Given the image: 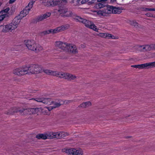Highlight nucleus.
Here are the masks:
<instances>
[{
	"label": "nucleus",
	"instance_id": "a18cd8bd",
	"mask_svg": "<svg viewBox=\"0 0 155 155\" xmlns=\"http://www.w3.org/2000/svg\"><path fill=\"white\" fill-rule=\"evenodd\" d=\"M47 108L48 109V110L49 111L54 108H53V106H50L49 107H47Z\"/></svg>",
	"mask_w": 155,
	"mask_h": 155
},
{
	"label": "nucleus",
	"instance_id": "1a4fd4ad",
	"mask_svg": "<svg viewBox=\"0 0 155 155\" xmlns=\"http://www.w3.org/2000/svg\"><path fill=\"white\" fill-rule=\"evenodd\" d=\"M14 110H13L14 112H18L19 114L21 115H25L28 114H30V111L29 108H19L18 109H14Z\"/></svg>",
	"mask_w": 155,
	"mask_h": 155
},
{
	"label": "nucleus",
	"instance_id": "2eb2a0df",
	"mask_svg": "<svg viewBox=\"0 0 155 155\" xmlns=\"http://www.w3.org/2000/svg\"><path fill=\"white\" fill-rule=\"evenodd\" d=\"M111 13L113 14H120L121 11V8L120 7H116L110 6Z\"/></svg>",
	"mask_w": 155,
	"mask_h": 155
},
{
	"label": "nucleus",
	"instance_id": "b1692460",
	"mask_svg": "<svg viewBox=\"0 0 155 155\" xmlns=\"http://www.w3.org/2000/svg\"><path fill=\"white\" fill-rule=\"evenodd\" d=\"M50 6H54L60 2L59 0H50Z\"/></svg>",
	"mask_w": 155,
	"mask_h": 155
},
{
	"label": "nucleus",
	"instance_id": "c85d7f7f",
	"mask_svg": "<svg viewBox=\"0 0 155 155\" xmlns=\"http://www.w3.org/2000/svg\"><path fill=\"white\" fill-rule=\"evenodd\" d=\"M14 109H18V108H12L9 110H8V111H6L5 112V113L8 115H11L15 113H16L15 112H14L13 110H14Z\"/></svg>",
	"mask_w": 155,
	"mask_h": 155
},
{
	"label": "nucleus",
	"instance_id": "473e14b6",
	"mask_svg": "<svg viewBox=\"0 0 155 155\" xmlns=\"http://www.w3.org/2000/svg\"><path fill=\"white\" fill-rule=\"evenodd\" d=\"M65 14H66L65 15H62L61 16L66 17L73 16V13L71 11H68L67 10V12H66Z\"/></svg>",
	"mask_w": 155,
	"mask_h": 155
},
{
	"label": "nucleus",
	"instance_id": "ea45409f",
	"mask_svg": "<svg viewBox=\"0 0 155 155\" xmlns=\"http://www.w3.org/2000/svg\"><path fill=\"white\" fill-rule=\"evenodd\" d=\"M51 14L50 12H47L44 14L42 15L44 18L45 19L47 18L50 17L51 15Z\"/></svg>",
	"mask_w": 155,
	"mask_h": 155
},
{
	"label": "nucleus",
	"instance_id": "f8f14e48",
	"mask_svg": "<svg viewBox=\"0 0 155 155\" xmlns=\"http://www.w3.org/2000/svg\"><path fill=\"white\" fill-rule=\"evenodd\" d=\"M69 27L68 25H62L61 27H58L54 29H51V33L54 34L56 33L59 32L64 31L68 28Z\"/></svg>",
	"mask_w": 155,
	"mask_h": 155
},
{
	"label": "nucleus",
	"instance_id": "a19ab883",
	"mask_svg": "<svg viewBox=\"0 0 155 155\" xmlns=\"http://www.w3.org/2000/svg\"><path fill=\"white\" fill-rule=\"evenodd\" d=\"M143 10L144 11H155V8H143Z\"/></svg>",
	"mask_w": 155,
	"mask_h": 155
},
{
	"label": "nucleus",
	"instance_id": "bf43d9fd",
	"mask_svg": "<svg viewBox=\"0 0 155 155\" xmlns=\"http://www.w3.org/2000/svg\"><path fill=\"white\" fill-rule=\"evenodd\" d=\"M79 1H80L81 0H79Z\"/></svg>",
	"mask_w": 155,
	"mask_h": 155
},
{
	"label": "nucleus",
	"instance_id": "bb28decb",
	"mask_svg": "<svg viewBox=\"0 0 155 155\" xmlns=\"http://www.w3.org/2000/svg\"><path fill=\"white\" fill-rule=\"evenodd\" d=\"M68 9L64 7H61L58 10V12L61 14L65 13L67 12Z\"/></svg>",
	"mask_w": 155,
	"mask_h": 155
},
{
	"label": "nucleus",
	"instance_id": "37998d69",
	"mask_svg": "<svg viewBox=\"0 0 155 155\" xmlns=\"http://www.w3.org/2000/svg\"><path fill=\"white\" fill-rule=\"evenodd\" d=\"M107 33H100L99 34V36L107 38Z\"/></svg>",
	"mask_w": 155,
	"mask_h": 155
},
{
	"label": "nucleus",
	"instance_id": "dca6fc26",
	"mask_svg": "<svg viewBox=\"0 0 155 155\" xmlns=\"http://www.w3.org/2000/svg\"><path fill=\"white\" fill-rule=\"evenodd\" d=\"M51 139L56 138L58 139L61 138V131L58 132L56 133L51 132Z\"/></svg>",
	"mask_w": 155,
	"mask_h": 155
},
{
	"label": "nucleus",
	"instance_id": "f03ea898",
	"mask_svg": "<svg viewBox=\"0 0 155 155\" xmlns=\"http://www.w3.org/2000/svg\"><path fill=\"white\" fill-rule=\"evenodd\" d=\"M73 18L77 22H79L83 23L86 27L92 29L95 31H97L98 30L97 27L91 22L84 19L80 16L76 15H74Z\"/></svg>",
	"mask_w": 155,
	"mask_h": 155
},
{
	"label": "nucleus",
	"instance_id": "49530a36",
	"mask_svg": "<svg viewBox=\"0 0 155 155\" xmlns=\"http://www.w3.org/2000/svg\"><path fill=\"white\" fill-rule=\"evenodd\" d=\"M89 0H82L81 2V4H84V3H85V2H87V1H88Z\"/></svg>",
	"mask_w": 155,
	"mask_h": 155
},
{
	"label": "nucleus",
	"instance_id": "4be33fe9",
	"mask_svg": "<svg viewBox=\"0 0 155 155\" xmlns=\"http://www.w3.org/2000/svg\"><path fill=\"white\" fill-rule=\"evenodd\" d=\"M42 71L44 72L46 74L48 75H51L54 76H55L56 75L55 71H52L50 70H43Z\"/></svg>",
	"mask_w": 155,
	"mask_h": 155
},
{
	"label": "nucleus",
	"instance_id": "9b49d317",
	"mask_svg": "<svg viewBox=\"0 0 155 155\" xmlns=\"http://www.w3.org/2000/svg\"><path fill=\"white\" fill-rule=\"evenodd\" d=\"M66 49H67L68 51L72 52L73 53H76L78 52L76 46L74 45L69 44L68 45L67 44V46L65 48Z\"/></svg>",
	"mask_w": 155,
	"mask_h": 155
},
{
	"label": "nucleus",
	"instance_id": "13d9d810",
	"mask_svg": "<svg viewBox=\"0 0 155 155\" xmlns=\"http://www.w3.org/2000/svg\"><path fill=\"white\" fill-rule=\"evenodd\" d=\"M129 138V137H127V138Z\"/></svg>",
	"mask_w": 155,
	"mask_h": 155
},
{
	"label": "nucleus",
	"instance_id": "5701e85b",
	"mask_svg": "<svg viewBox=\"0 0 155 155\" xmlns=\"http://www.w3.org/2000/svg\"><path fill=\"white\" fill-rule=\"evenodd\" d=\"M136 48L140 52L146 51L145 45H138L136 46Z\"/></svg>",
	"mask_w": 155,
	"mask_h": 155
},
{
	"label": "nucleus",
	"instance_id": "cd10ccee",
	"mask_svg": "<svg viewBox=\"0 0 155 155\" xmlns=\"http://www.w3.org/2000/svg\"><path fill=\"white\" fill-rule=\"evenodd\" d=\"M146 51H150L154 50L153 44L151 45H145Z\"/></svg>",
	"mask_w": 155,
	"mask_h": 155
},
{
	"label": "nucleus",
	"instance_id": "f257e3e1",
	"mask_svg": "<svg viewBox=\"0 0 155 155\" xmlns=\"http://www.w3.org/2000/svg\"><path fill=\"white\" fill-rule=\"evenodd\" d=\"M42 72L41 66L35 64H31L28 66L17 68L14 71V74L19 76L27 74H37Z\"/></svg>",
	"mask_w": 155,
	"mask_h": 155
},
{
	"label": "nucleus",
	"instance_id": "412c9836",
	"mask_svg": "<svg viewBox=\"0 0 155 155\" xmlns=\"http://www.w3.org/2000/svg\"><path fill=\"white\" fill-rule=\"evenodd\" d=\"M91 105V103L90 101L84 102L78 106L79 107L85 108L88 107Z\"/></svg>",
	"mask_w": 155,
	"mask_h": 155
},
{
	"label": "nucleus",
	"instance_id": "2f4dec72",
	"mask_svg": "<svg viewBox=\"0 0 155 155\" xmlns=\"http://www.w3.org/2000/svg\"><path fill=\"white\" fill-rule=\"evenodd\" d=\"M129 23L131 25L134 26L136 27H138V24L135 20L130 21Z\"/></svg>",
	"mask_w": 155,
	"mask_h": 155
},
{
	"label": "nucleus",
	"instance_id": "a878e982",
	"mask_svg": "<svg viewBox=\"0 0 155 155\" xmlns=\"http://www.w3.org/2000/svg\"><path fill=\"white\" fill-rule=\"evenodd\" d=\"M67 74V79L69 81L74 80L77 78V77L74 75L68 73Z\"/></svg>",
	"mask_w": 155,
	"mask_h": 155
},
{
	"label": "nucleus",
	"instance_id": "c756f323",
	"mask_svg": "<svg viewBox=\"0 0 155 155\" xmlns=\"http://www.w3.org/2000/svg\"><path fill=\"white\" fill-rule=\"evenodd\" d=\"M51 99L49 98H45L42 97V103L45 104H48L50 102Z\"/></svg>",
	"mask_w": 155,
	"mask_h": 155
},
{
	"label": "nucleus",
	"instance_id": "f3484780",
	"mask_svg": "<svg viewBox=\"0 0 155 155\" xmlns=\"http://www.w3.org/2000/svg\"><path fill=\"white\" fill-rule=\"evenodd\" d=\"M10 26L8 25L0 26V32H5L10 31Z\"/></svg>",
	"mask_w": 155,
	"mask_h": 155
},
{
	"label": "nucleus",
	"instance_id": "4d7b16f0",
	"mask_svg": "<svg viewBox=\"0 0 155 155\" xmlns=\"http://www.w3.org/2000/svg\"><path fill=\"white\" fill-rule=\"evenodd\" d=\"M1 5H2V3H1V1H0V6H1Z\"/></svg>",
	"mask_w": 155,
	"mask_h": 155
},
{
	"label": "nucleus",
	"instance_id": "58836bf2",
	"mask_svg": "<svg viewBox=\"0 0 155 155\" xmlns=\"http://www.w3.org/2000/svg\"><path fill=\"white\" fill-rule=\"evenodd\" d=\"M61 138H63L69 135V134L68 133L65 132L63 131H61Z\"/></svg>",
	"mask_w": 155,
	"mask_h": 155
},
{
	"label": "nucleus",
	"instance_id": "6e6d98bb",
	"mask_svg": "<svg viewBox=\"0 0 155 155\" xmlns=\"http://www.w3.org/2000/svg\"><path fill=\"white\" fill-rule=\"evenodd\" d=\"M153 45H154V50H155V44H153Z\"/></svg>",
	"mask_w": 155,
	"mask_h": 155
},
{
	"label": "nucleus",
	"instance_id": "20e7f679",
	"mask_svg": "<svg viewBox=\"0 0 155 155\" xmlns=\"http://www.w3.org/2000/svg\"><path fill=\"white\" fill-rule=\"evenodd\" d=\"M35 2V0H31L28 5L25 7L23 11L20 12V15L18 16H19L20 19L25 16L28 14L29 11L32 8Z\"/></svg>",
	"mask_w": 155,
	"mask_h": 155
},
{
	"label": "nucleus",
	"instance_id": "de8ad7c7",
	"mask_svg": "<svg viewBox=\"0 0 155 155\" xmlns=\"http://www.w3.org/2000/svg\"><path fill=\"white\" fill-rule=\"evenodd\" d=\"M146 15L148 17H152L153 16L152 14L148 13L146 14Z\"/></svg>",
	"mask_w": 155,
	"mask_h": 155
},
{
	"label": "nucleus",
	"instance_id": "c03bdc74",
	"mask_svg": "<svg viewBox=\"0 0 155 155\" xmlns=\"http://www.w3.org/2000/svg\"><path fill=\"white\" fill-rule=\"evenodd\" d=\"M107 37L109 39H111V38H113V36L112 35L110 34H108V33H107Z\"/></svg>",
	"mask_w": 155,
	"mask_h": 155
},
{
	"label": "nucleus",
	"instance_id": "ddd939ff",
	"mask_svg": "<svg viewBox=\"0 0 155 155\" xmlns=\"http://www.w3.org/2000/svg\"><path fill=\"white\" fill-rule=\"evenodd\" d=\"M51 132L45 134H38L36 136V137L38 139H42L45 140L47 139H51Z\"/></svg>",
	"mask_w": 155,
	"mask_h": 155
},
{
	"label": "nucleus",
	"instance_id": "0eeeda50",
	"mask_svg": "<svg viewBox=\"0 0 155 155\" xmlns=\"http://www.w3.org/2000/svg\"><path fill=\"white\" fill-rule=\"evenodd\" d=\"M24 44L28 49L34 51L36 44L34 40H25L24 41Z\"/></svg>",
	"mask_w": 155,
	"mask_h": 155
},
{
	"label": "nucleus",
	"instance_id": "6ab92c4d",
	"mask_svg": "<svg viewBox=\"0 0 155 155\" xmlns=\"http://www.w3.org/2000/svg\"><path fill=\"white\" fill-rule=\"evenodd\" d=\"M56 75L55 76L61 78H63L67 79L68 73H64L63 72H56Z\"/></svg>",
	"mask_w": 155,
	"mask_h": 155
},
{
	"label": "nucleus",
	"instance_id": "aec40b11",
	"mask_svg": "<svg viewBox=\"0 0 155 155\" xmlns=\"http://www.w3.org/2000/svg\"><path fill=\"white\" fill-rule=\"evenodd\" d=\"M30 114H35L38 112L42 111V109L41 108H29Z\"/></svg>",
	"mask_w": 155,
	"mask_h": 155
},
{
	"label": "nucleus",
	"instance_id": "4468645a",
	"mask_svg": "<svg viewBox=\"0 0 155 155\" xmlns=\"http://www.w3.org/2000/svg\"><path fill=\"white\" fill-rule=\"evenodd\" d=\"M61 103V100L58 99H55L54 101H51L50 104L54 105L53 106V108H56L59 107L62 105Z\"/></svg>",
	"mask_w": 155,
	"mask_h": 155
},
{
	"label": "nucleus",
	"instance_id": "09e8293b",
	"mask_svg": "<svg viewBox=\"0 0 155 155\" xmlns=\"http://www.w3.org/2000/svg\"><path fill=\"white\" fill-rule=\"evenodd\" d=\"M107 0H97V2H105L107 1Z\"/></svg>",
	"mask_w": 155,
	"mask_h": 155
},
{
	"label": "nucleus",
	"instance_id": "e433bc0d",
	"mask_svg": "<svg viewBox=\"0 0 155 155\" xmlns=\"http://www.w3.org/2000/svg\"><path fill=\"white\" fill-rule=\"evenodd\" d=\"M28 100H34L35 101L38 102H41L42 97L41 98H31V99H28Z\"/></svg>",
	"mask_w": 155,
	"mask_h": 155
},
{
	"label": "nucleus",
	"instance_id": "f704fd0d",
	"mask_svg": "<svg viewBox=\"0 0 155 155\" xmlns=\"http://www.w3.org/2000/svg\"><path fill=\"white\" fill-rule=\"evenodd\" d=\"M72 102V101L69 100H61V102L62 105L63 104H68L71 103Z\"/></svg>",
	"mask_w": 155,
	"mask_h": 155
},
{
	"label": "nucleus",
	"instance_id": "603ef678",
	"mask_svg": "<svg viewBox=\"0 0 155 155\" xmlns=\"http://www.w3.org/2000/svg\"><path fill=\"white\" fill-rule=\"evenodd\" d=\"M132 67L135 68H137V65H132L131 66Z\"/></svg>",
	"mask_w": 155,
	"mask_h": 155
},
{
	"label": "nucleus",
	"instance_id": "c9c22d12",
	"mask_svg": "<svg viewBox=\"0 0 155 155\" xmlns=\"http://www.w3.org/2000/svg\"><path fill=\"white\" fill-rule=\"evenodd\" d=\"M80 2L79 0H72L71 3L74 5L76 6L80 4Z\"/></svg>",
	"mask_w": 155,
	"mask_h": 155
},
{
	"label": "nucleus",
	"instance_id": "6e6552de",
	"mask_svg": "<svg viewBox=\"0 0 155 155\" xmlns=\"http://www.w3.org/2000/svg\"><path fill=\"white\" fill-rule=\"evenodd\" d=\"M110 5H108L106 8L103 10H100L98 11L97 14L100 16H107L108 14H111Z\"/></svg>",
	"mask_w": 155,
	"mask_h": 155
},
{
	"label": "nucleus",
	"instance_id": "a211bd4d",
	"mask_svg": "<svg viewBox=\"0 0 155 155\" xmlns=\"http://www.w3.org/2000/svg\"><path fill=\"white\" fill-rule=\"evenodd\" d=\"M67 44L65 43H63L61 41H57L55 43V46L58 47L59 48L64 50L67 46Z\"/></svg>",
	"mask_w": 155,
	"mask_h": 155
},
{
	"label": "nucleus",
	"instance_id": "79ce46f5",
	"mask_svg": "<svg viewBox=\"0 0 155 155\" xmlns=\"http://www.w3.org/2000/svg\"><path fill=\"white\" fill-rule=\"evenodd\" d=\"M51 33V29L45 31L43 32L42 33L44 35L48 34Z\"/></svg>",
	"mask_w": 155,
	"mask_h": 155
},
{
	"label": "nucleus",
	"instance_id": "7c9ffc66",
	"mask_svg": "<svg viewBox=\"0 0 155 155\" xmlns=\"http://www.w3.org/2000/svg\"><path fill=\"white\" fill-rule=\"evenodd\" d=\"M50 0H42L41 3L43 5L47 7L50 6Z\"/></svg>",
	"mask_w": 155,
	"mask_h": 155
},
{
	"label": "nucleus",
	"instance_id": "72a5a7b5",
	"mask_svg": "<svg viewBox=\"0 0 155 155\" xmlns=\"http://www.w3.org/2000/svg\"><path fill=\"white\" fill-rule=\"evenodd\" d=\"M42 49L43 48L41 46L39 45H37L36 44L34 51L36 52H38L42 50Z\"/></svg>",
	"mask_w": 155,
	"mask_h": 155
},
{
	"label": "nucleus",
	"instance_id": "423d86ee",
	"mask_svg": "<svg viewBox=\"0 0 155 155\" xmlns=\"http://www.w3.org/2000/svg\"><path fill=\"white\" fill-rule=\"evenodd\" d=\"M20 20L19 16H17L14 19L11 23L8 24L10 26V28L11 31L15 29L17 27L20 21Z\"/></svg>",
	"mask_w": 155,
	"mask_h": 155
},
{
	"label": "nucleus",
	"instance_id": "8fccbe9b",
	"mask_svg": "<svg viewBox=\"0 0 155 155\" xmlns=\"http://www.w3.org/2000/svg\"><path fill=\"white\" fill-rule=\"evenodd\" d=\"M16 0H10L9 1V3L10 4H12Z\"/></svg>",
	"mask_w": 155,
	"mask_h": 155
},
{
	"label": "nucleus",
	"instance_id": "864d4df0",
	"mask_svg": "<svg viewBox=\"0 0 155 155\" xmlns=\"http://www.w3.org/2000/svg\"><path fill=\"white\" fill-rule=\"evenodd\" d=\"M117 0H110V2L111 3H113L114 2H115Z\"/></svg>",
	"mask_w": 155,
	"mask_h": 155
},
{
	"label": "nucleus",
	"instance_id": "39448f33",
	"mask_svg": "<svg viewBox=\"0 0 155 155\" xmlns=\"http://www.w3.org/2000/svg\"><path fill=\"white\" fill-rule=\"evenodd\" d=\"M68 155H83V152L81 149L76 150L74 148H67L63 150Z\"/></svg>",
	"mask_w": 155,
	"mask_h": 155
},
{
	"label": "nucleus",
	"instance_id": "3c124183",
	"mask_svg": "<svg viewBox=\"0 0 155 155\" xmlns=\"http://www.w3.org/2000/svg\"><path fill=\"white\" fill-rule=\"evenodd\" d=\"M60 2H61V3H62V2L66 3L67 2V0H60Z\"/></svg>",
	"mask_w": 155,
	"mask_h": 155
},
{
	"label": "nucleus",
	"instance_id": "9d476101",
	"mask_svg": "<svg viewBox=\"0 0 155 155\" xmlns=\"http://www.w3.org/2000/svg\"><path fill=\"white\" fill-rule=\"evenodd\" d=\"M137 68L139 69H142L145 68H150L155 67V61L142 64H137Z\"/></svg>",
	"mask_w": 155,
	"mask_h": 155
},
{
	"label": "nucleus",
	"instance_id": "4c0bfd02",
	"mask_svg": "<svg viewBox=\"0 0 155 155\" xmlns=\"http://www.w3.org/2000/svg\"><path fill=\"white\" fill-rule=\"evenodd\" d=\"M42 15L38 16L36 18V22H39L44 19Z\"/></svg>",
	"mask_w": 155,
	"mask_h": 155
},
{
	"label": "nucleus",
	"instance_id": "393cba45",
	"mask_svg": "<svg viewBox=\"0 0 155 155\" xmlns=\"http://www.w3.org/2000/svg\"><path fill=\"white\" fill-rule=\"evenodd\" d=\"M106 6L105 2H98L96 5V7L97 8H101L104 7Z\"/></svg>",
	"mask_w": 155,
	"mask_h": 155
},
{
	"label": "nucleus",
	"instance_id": "7ed1b4c3",
	"mask_svg": "<svg viewBox=\"0 0 155 155\" xmlns=\"http://www.w3.org/2000/svg\"><path fill=\"white\" fill-rule=\"evenodd\" d=\"M14 12V10L12 8L10 9L8 7L5 9L2 10L0 12V23L7 18L12 15Z\"/></svg>",
	"mask_w": 155,
	"mask_h": 155
},
{
	"label": "nucleus",
	"instance_id": "5fc2aeb1",
	"mask_svg": "<svg viewBox=\"0 0 155 155\" xmlns=\"http://www.w3.org/2000/svg\"><path fill=\"white\" fill-rule=\"evenodd\" d=\"M81 47L83 48H85V45H81Z\"/></svg>",
	"mask_w": 155,
	"mask_h": 155
}]
</instances>
